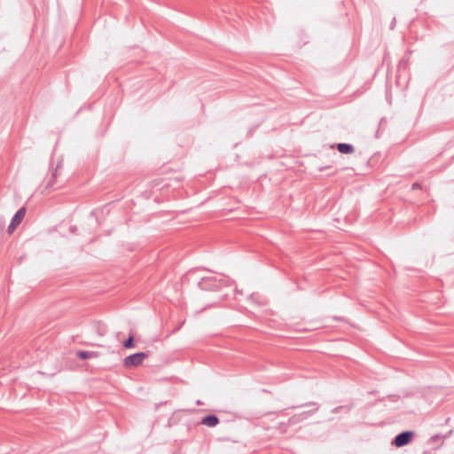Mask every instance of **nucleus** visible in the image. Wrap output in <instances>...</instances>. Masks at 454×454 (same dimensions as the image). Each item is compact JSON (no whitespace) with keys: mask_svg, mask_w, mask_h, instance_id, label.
<instances>
[{"mask_svg":"<svg viewBox=\"0 0 454 454\" xmlns=\"http://www.w3.org/2000/svg\"><path fill=\"white\" fill-rule=\"evenodd\" d=\"M451 162H454V156L451 158Z\"/></svg>","mask_w":454,"mask_h":454,"instance_id":"f3484780","label":"nucleus"},{"mask_svg":"<svg viewBox=\"0 0 454 454\" xmlns=\"http://www.w3.org/2000/svg\"><path fill=\"white\" fill-rule=\"evenodd\" d=\"M183 324H184V322L180 325H177L176 328L173 331V333L177 332L181 328Z\"/></svg>","mask_w":454,"mask_h":454,"instance_id":"2eb2a0df","label":"nucleus"},{"mask_svg":"<svg viewBox=\"0 0 454 454\" xmlns=\"http://www.w3.org/2000/svg\"><path fill=\"white\" fill-rule=\"evenodd\" d=\"M123 347L125 348H132L135 347L134 337L129 335L123 342Z\"/></svg>","mask_w":454,"mask_h":454,"instance_id":"9d476101","label":"nucleus"},{"mask_svg":"<svg viewBox=\"0 0 454 454\" xmlns=\"http://www.w3.org/2000/svg\"><path fill=\"white\" fill-rule=\"evenodd\" d=\"M414 434L413 431H403L395 436L392 444L395 447L406 446L412 441Z\"/></svg>","mask_w":454,"mask_h":454,"instance_id":"7ed1b4c3","label":"nucleus"},{"mask_svg":"<svg viewBox=\"0 0 454 454\" xmlns=\"http://www.w3.org/2000/svg\"><path fill=\"white\" fill-rule=\"evenodd\" d=\"M60 167H61V162H59L58 165L56 166L54 172L51 174V176L46 184V189H51V188L54 187L55 178L57 177L58 169Z\"/></svg>","mask_w":454,"mask_h":454,"instance_id":"1a4fd4ad","label":"nucleus"},{"mask_svg":"<svg viewBox=\"0 0 454 454\" xmlns=\"http://www.w3.org/2000/svg\"><path fill=\"white\" fill-rule=\"evenodd\" d=\"M336 148L342 154H349L355 152V147L351 144L338 143Z\"/></svg>","mask_w":454,"mask_h":454,"instance_id":"39448f33","label":"nucleus"},{"mask_svg":"<svg viewBox=\"0 0 454 454\" xmlns=\"http://www.w3.org/2000/svg\"><path fill=\"white\" fill-rule=\"evenodd\" d=\"M342 408H343L342 406H339V407L334 408L332 411H333V413H337V412H339Z\"/></svg>","mask_w":454,"mask_h":454,"instance_id":"ddd939ff","label":"nucleus"},{"mask_svg":"<svg viewBox=\"0 0 454 454\" xmlns=\"http://www.w3.org/2000/svg\"><path fill=\"white\" fill-rule=\"evenodd\" d=\"M201 424L210 427H214L219 424V419L215 414H208L202 419Z\"/></svg>","mask_w":454,"mask_h":454,"instance_id":"20e7f679","label":"nucleus"},{"mask_svg":"<svg viewBox=\"0 0 454 454\" xmlns=\"http://www.w3.org/2000/svg\"><path fill=\"white\" fill-rule=\"evenodd\" d=\"M183 324H184V322L180 325H177L176 328L173 331V333L177 332L181 328Z\"/></svg>","mask_w":454,"mask_h":454,"instance_id":"dca6fc26","label":"nucleus"},{"mask_svg":"<svg viewBox=\"0 0 454 454\" xmlns=\"http://www.w3.org/2000/svg\"><path fill=\"white\" fill-rule=\"evenodd\" d=\"M232 280L223 276L203 277L199 282L198 286L204 291H216L222 286H229Z\"/></svg>","mask_w":454,"mask_h":454,"instance_id":"f257e3e1","label":"nucleus"},{"mask_svg":"<svg viewBox=\"0 0 454 454\" xmlns=\"http://www.w3.org/2000/svg\"><path fill=\"white\" fill-rule=\"evenodd\" d=\"M76 356L82 360H86L90 358H95L98 356V352L96 351H88V350H79L76 352Z\"/></svg>","mask_w":454,"mask_h":454,"instance_id":"0eeeda50","label":"nucleus"},{"mask_svg":"<svg viewBox=\"0 0 454 454\" xmlns=\"http://www.w3.org/2000/svg\"><path fill=\"white\" fill-rule=\"evenodd\" d=\"M411 189H412V190L421 189V185H420V184H419V183H414V184H412V185H411Z\"/></svg>","mask_w":454,"mask_h":454,"instance_id":"f8f14e48","label":"nucleus"},{"mask_svg":"<svg viewBox=\"0 0 454 454\" xmlns=\"http://www.w3.org/2000/svg\"><path fill=\"white\" fill-rule=\"evenodd\" d=\"M16 227H17V225L13 224V223L11 221V223H10V224L8 226V232L9 233L12 232L15 230Z\"/></svg>","mask_w":454,"mask_h":454,"instance_id":"9b49d317","label":"nucleus"},{"mask_svg":"<svg viewBox=\"0 0 454 454\" xmlns=\"http://www.w3.org/2000/svg\"><path fill=\"white\" fill-rule=\"evenodd\" d=\"M395 26V18L393 19V20H392V22L390 24V28L394 29Z\"/></svg>","mask_w":454,"mask_h":454,"instance_id":"4468645a","label":"nucleus"},{"mask_svg":"<svg viewBox=\"0 0 454 454\" xmlns=\"http://www.w3.org/2000/svg\"><path fill=\"white\" fill-rule=\"evenodd\" d=\"M305 405H309V406H313V410L311 411H304L302 412L300 417H301V419H307L308 417H309L311 414L315 413L318 409H319V404L317 403H309L307 404H301V405H298V406H294L293 408H300V407H303Z\"/></svg>","mask_w":454,"mask_h":454,"instance_id":"423d86ee","label":"nucleus"},{"mask_svg":"<svg viewBox=\"0 0 454 454\" xmlns=\"http://www.w3.org/2000/svg\"><path fill=\"white\" fill-rule=\"evenodd\" d=\"M25 215H26V208L20 207L12 218V222L13 223V224H16L18 226L23 220Z\"/></svg>","mask_w":454,"mask_h":454,"instance_id":"6e6552de","label":"nucleus"},{"mask_svg":"<svg viewBox=\"0 0 454 454\" xmlns=\"http://www.w3.org/2000/svg\"><path fill=\"white\" fill-rule=\"evenodd\" d=\"M147 352H137L126 356L123 360V365L126 368L137 367L143 364L144 360L148 357Z\"/></svg>","mask_w":454,"mask_h":454,"instance_id":"f03ea898","label":"nucleus"}]
</instances>
